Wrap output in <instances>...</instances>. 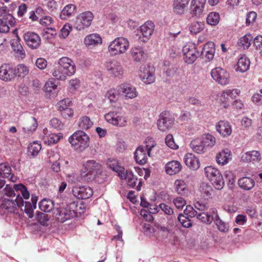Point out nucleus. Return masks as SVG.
<instances>
[{"instance_id":"61","label":"nucleus","mask_w":262,"mask_h":262,"mask_svg":"<svg viewBox=\"0 0 262 262\" xmlns=\"http://www.w3.org/2000/svg\"><path fill=\"white\" fill-rule=\"evenodd\" d=\"M165 143L167 146L173 149L178 148V145L175 143L173 136L171 134L167 135L165 137Z\"/></svg>"},{"instance_id":"25","label":"nucleus","mask_w":262,"mask_h":262,"mask_svg":"<svg viewBox=\"0 0 262 262\" xmlns=\"http://www.w3.org/2000/svg\"><path fill=\"white\" fill-rule=\"evenodd\" d=\"M213 215H214L213 221L215 224L218 230L222 232H227L229 230V226L227 223L223 222L220 217L216 209L212 208Z\"/></svg>"},{"instance_id":"21","label":"nucleus","mask_w":262,"mask_h":262,"mask_svg":"<svg viewBox=\"0 0 262 262\" xmlns=\"http://www.w3.org/2000/svg\"><path fill=\"white\" fill-rule=\"evenodd\" d=\"M206 0H192L190 6V14L192 17H199L202 14Z\"/></svg>"},{"instance_id":"19","label":"nucleus","mask_w":262,"mask_h":262,"mask_svg":"<svg viewBox=\"0 0 262 262\" xmlns=\"http://www.w3.org/2000/svg\"><path fill=\"white\" fill-rule=\"evenodd\" d=\"M105 68L109 74L115 76L120 77L123 74V70L120 63L116 60L109 61L106 62Z\"/></svg>"},{"instance_id":"52","label":"nucleus","mask_w":262,"mask_h":262,"mask_svg":"<svg viewBox=\"0 0 262 262\" xmlns=\"http://www.w3.org/2000/svg\"><path fill=\"white\" fill-rule=\"evenodd\" d=\"M14 188L15 189L16 192L21 193L25 199H28L29 198V192L27 190L26 186L23 184H14Z\"/></svg>"},{"instance_id":"54","label":"nucleus","mask_w":262,"mask_h":262,"mask_svg":"<svg viewBox=\"0 0 262 262\" xmlns=\"http://www.w3.org/2000/svg\"><path fill=\"white\" fill-rule=\"evenodd\" d=\"M204 27V24L202 21H195L192 23L189 30L191 33L195 34L200 32Z\"/></svg>"},{"instance_id":"39","label":"nucleus","mask_w":262,"mask_h":262,"mask_svg":"<svg viewBox=\"0 0 262 262\" xmlns=\"http://www.w3.org/2000/svg\"><path fill=\"white\" fill-rule=\"evenodd\" d=\"M214 216V215H213L211 208L209 212H203L198 213L196 217L202 222L210 225L212 222Z\"/></svg>"},{"instance_id":"58","label":"nucleus","mask_w":262,"mask_h":262,"mask_svg":"<svg viewBox=\"0 0 262 262\" xmlns=\"http://www.w3.org/2000/svg\"><path fill=\"white\" fill-rule=\"evenodd\" d=\"M187 5V4H184V3L178 2V0H176L173 4L174 11L179 14H183Z\"/></svg>"},{"instance_id":"14","label":"nucleus","mask_w":262,"mask_h":262,"mask_svg":"<svg viewBox=\"0 0 262 262\" xmlns=\"http://www.w3.org/2000/svg\"><path fill=\"white\" fill-rule=\"evenodd\" d=\"M94 16L90 11H85L81 13L76 19L75 27L78 30H81L89 27L93 19Z\"/></svg>"},{"instance_id":"33","label":"nucleus","mask_w":262,"mask_h":262,"mask_svg":"<svg viewBox=\"0 0 262 262\" xmlns=\"http://www.w3.org/2000/svg\"><path fill=\"white\" fill-rule=\"evenodd\" d=\"M120 90L118 87L108 90L105 95V98L107 99L111 103H116L120 96Z\"/></svg>"},{"instance_id":"2","label":"nucleus","mask_w":262,"mask_h":262,"mask_svg":"<svg viewBox=\"0 0 262 262\" xmlns=\"http://www.w3.org/2000/svg\"><path fill=\"white\" fill-rule=\"evenodd\" d=\"M69 142L76 150L83 151L89 146L90 138L83 130L75 132L69 138Z\"/></svg>"},{"instance_id":"37","label":"nucleus","mask_w":262,"mask_h":262,"mask_svg":"<svg viewBox=\"0 0 262 262\" xmlns=\"http://www.w3.org/2000/svg\"><path fill=\"white\" fill-rule=\"evenodd\" d=\"M174 184L175 191L178 194L181 195H187V186L184 181L182 180H177Z\"/></svg>"},{"instance_id":"28","label":"nucleus","mask_w":262,"mask_h":262,"mask_svg":"<svg viewBox=\"0 0 262 262\" xmlns=\"http://www.w3.org/2000/svg\"><path fill=\"white\" fill-rule=\"evenodd\" d=\"M182 169L181 163L178 161H172L168 162L165 165V171L169 175L176 174Z\"/></svg>"},{"instance_id":"12","label":"nucleus","mask_w":262,"mask_h":262,"mask_svg":"<svg viewBox=\"0 0 262 262\" xmlns=\"http://www.w3.org/2000/svg\"><path fill=\"white\" fill-rule=\"evenodd\" d=\"M211 75L216 82L221 85H226L229 83V74L226 70L221 67H216L212 69Z\"/></svg>"},{"instance_id":"59","label":"nucleus","mask_w":262,"mask_h":262,"mask_svg":"<svg viewBox=\"0 0 262 262\" xmlns=\"http://www.w3.org/2000/svg\"><path fill=\"white\" fill-rule=\"evenodd\" d=\"M71 101L69 98H65L59 101L57 104V107L59 111L61 112L64 109L70 107Z\"/></svg>"},{"instance_id":"11","label":"nucleus","mask_w":262,"mask_h":262,"mask_svg":"<svg viewBox=\"0 0 262 262\" xmlns=\"http://www.w3.org/2000/svg\"><path fill=\"white\" fill-rule=\"evenodd\" d=\"M155 146V145L152 144L151 145H147L145 147H138L134 154L136 162L140 165L145 164L147 161V157H150V151Z\"/></svg>"},{"instance_id":"35","label":"nucleus","mask_w":262,"mask_h":262,"mask_svg":"<svg viewBox=\"0 0 262 262\" xmlns=\"http://www.w3.org/2000/svg\"><path fill=\"white\" fill-rule=\"evenodd\" d=\"M0 177L10 178L11 181H14V177L11 173V168L8 163L0 164Z\"/></svg>"},{"instance_id":"46","label":"nucleus","mask_w":262,"mask_h":262,"mask_svg":"<svg viewBox=\"0 0 262 262\" xmlns=\"http://www.w3.org/2000/svg\"><path fill=\"white\" fill-rule=\"evenodd\" d=\"M78 124L80 128L83 130H88L92 127L93 122L89 117L84 116L80 118Z\"/></svg>"},{"instance_id":"22","label":"nucleus","mask_w":262,"mask_h":262,"mask_svg":"<svg viewBox=\"0 0 262 262\" xmlns=\"http://www.w3.org/2000/svg\"><path fill=\"white\" fill-rule=\"evenodd\" d=\"M38 124L36 119L32 116L26 118L23 122V129L28 134L33 133L37 128Z\"/></svg>"},{"instance_id":"29","label":"nucleus","mask_w":262,"mask_h":262,"mask_svg":"<svg viewBox=\"0 0 262 262\" xmlns=\"http://www.w3.org/2000/svg\"><path fill=\"white\" fill-rule=\"evenodd\" d=\"M186 165L193 170H196L200 167L199 160L191 153H187L184 157Z\"/></svg>"},{"instance_id":"45","label":"nucleus","mask_w":262,"mask_h":262,"mask_svg":"<svg viewBox=\"0 0 262 262\" xmlns=\"http://www.w3.org/2000/svg\"><path fill=\"white\" fill-rule=\"evenodd\" d=\"M0 17H2L1 19L8 21L11 26H13L16 23L14 17L7 12L6 7H3L0 9Z\"/></svg>"},{"instance_id":"41","label":"nucleus","mask_w":262,"mask_h":262,"mask_svg":"<svg viewBox=\"0 0 262 262\" xmlns=\"http://www.w3.org/2000/svg\"><path fill=\"white\" fill-rule=\"evenodd\" d=\"M190 145L193 151L199 154L204 153L206 149L205 145L199 139L194 140L191 141Z\"/></svg>"},{"instance_id":"32","label":"nucleus","mask_w":262,"mask_h":262,"mask_svg":"<svg viewBox=\"0 0 262 262\" xmlns=\"http://www.w3.org/2000/svg\"><path fill=\"white\" fill-rule=\"evenodd\" d=\"M238 184L242 189L245 190H250L254 186L255 181L250 177H244L238 180Z\"/></svg>"},{"instance_id":"60","label":"nucleus","mask_w":262,"mask_h":262,"mask_svg":"<svg viewBox=\"0 0 262 262\" xmlns=\"http://www.w3.org/2000/svg\"><path fill=\"white\" fill-rule=\"evenodd\" d=\"M36 220L42 225H45L49 220L48 214L40 212H37L36 215Z\"/></svg>"},{"instance_id":"48","label":"nucleus","mask_w":262,"mask_h":262,"mask_svg":"<svg viewBox=\"0 0 262 262\" xmlns=\"http://www.w3.org/2000/svg\"><path fill=\"white\" fill-rule=\"evenodd\" d=\"M212 184L217 190H221L225 184V182L223 177V176L220 172L210 181Z\"/></svg>"},{"instance_id":"53","label":"nucleus","mask_w":262,"mask_h":262,"mask_svg":"<svg viewBox=\"0 0 262 262\" xmlns=\"http://www.w3.org/2000/svg\"><path fill=\"white\" fill-rule=\"evenodd\" d=\"M204 172L206 177L209 180V181L220 172L217 169L212 166L206 167L204 168Z\"/></svg>"},{"instance_id":"50","label":"nucleus","mask_w":262,"mask_h":262,"mask_svg":"<svg viewBox=\"0 0 262 262\" xmlns=\"http://www.w3.org/2000/svg\"><path fill=\"white\" fill-rule=\"evenodd\" d=\"M14 69L16 73V76L19 77H24L29 73L28 68L24 64H18Z\"/></svg>"},{"instance_id":"5","label":"nucleus","mask_w":262,"mask_h":262,"mask_svg":"<svg viewBox=\"0 0 262 262\" xmlns=\"http://www.w3.org/2000/svg\"><path fill=\"white\" fill-rule=\"evenodd\" d=\"M129 48L128 40L124 37H117L108 46V50L113 55L124 53Z\"/></svg>"},{"instance_id":"62","label":"nucleus","mask_w":262,"mask_h":262,"mask_svg":"<svg viewBox=\"0 0 262 262\" xmlns=\"http://www.w3.org/2000/svg\"><path fill=\"white\" fill-rule=\"evenodd\" d=\"M178 220L181 223L183 227L185 228H188L192 226V223L188 219L187 217L185 216L182 214H179Z\"/></svg>"},{"instance_id":"23","label":"nucleus","mask_w":262,"mask_h":262,"mask_svg":"<svg viewBox=\"0 0 262 262\" xmlns=\"http://www.w3.org/2000/svg\"><path fill=\"white\" fill-rule=\"evenodd\" d=\"M118 88L120 89V92L124 94L126 98L133 99L138 95L136 88L129 83H122L119 85Z\"/></svg>"},{"instance_id":"31","label":"nucleus","mask_w":262,"mask_h":262,"mask_svg":"<svg viewBox=\"0 0 262 262\" xmlns=\"http://www.w3.org/2000/svg\"><path fill=\"white\" fill-rule=\"evenodd\" d=\"M18 207L16 202L10 199H4L1 205L2 210L7 213H13Z\"/></svg>"},{"instance_id":"44","label":"nucleus","mask_w":262,"mask_h":262,"mask_svg":"<svg viewBox=\"0 0 262 262\" xmlns=\"http://www.w3.org/2000/svg\"><path fill=\"white\" fill-rule=\"evenodd\" d=\"M199 190L202 195L205 199L210 198L213 191L212 187L205 183H202L201 184Z\"/></svg>"},{"instance_id":"36","label":"nucleus","mask_w":262,"mask_h":262,"mask_svg":"<svg viewBox=\"0 0 262 262\" xmlns=\"http://www.w3.org/2000/svg\"><path fill=\"white\" fill-rule=\"evenodd\" d=\"M231 155L228 149L223 150L218 153L216 156V160L218 164L222 165L226 164L231 159Z\"/></svg>"},{"instance_id":"17","label":"nucleus","mask_w":262,"mask_h":262,"mask_svg":"<svg viewBox=\"0 0 262 262\" xmlns=\"http://www.w3.org/2000/svg\"><path fill=\"white\" fill-rule=\"evenodd\" d=\"M73 195L78 199H87L92 196L93 189L88 186H76L73 188Z\"/></svg>"},{"instance_id":"7","label":"nucleus","mask_w":262,"mask_h":262,"mask_svg":"<svg viewBox=\"0 0 262 262\" xmlns=\"http://www.w3.org/2000/svg\"><path fill=\"white\" fill-rule=\"evenodd\" d=\"M83 166L86 172V177L90 180H94L102 173V165L95 160H88L83 164Z\"/></svg>"},{"instance_id":"3","label":"nucleus","mask_w":262,"mask_h":262,"mask_svg":"<svg viewBox=\"0 0 262 262\" xmlns=\"http://www.w3.org/2000/svg\"><path fill=\"white\" fill-rule=\"evenodd\" d=\"M109 167L117 173L120 178L125 180L130 187L134 188L136 186L137 178L133 174L132 171L125 170L124 167L119 166L115 161L109 164Z\"/></svg>"},{"instance_id":"4","label":"nucleus","mask_w":262,"mask_h":262,"mask_svg":"<svg viewBox=\"0 0 262 262\" xmlns=\"http://www.w3.org/2000/svg\"><path fill=\"white\" fill-rule=\"evenodd\" d=\"M74 203H70L64 208H57L54 210L53 217L59 222L64 223L67 220L72 219L75 216V211L74 208L75 207Z\"/></svg>"},{"instance_id":"57","label":"nucleus","mask_w":262,"mask_h":262,"mask_svg":"<svg viewBox=\"0 0 262 262\" xmlns=\"http://www.w3.org/2000/svg\"><path fill=\"white\" fill-rule=\"evenodd\" d=\"M41 148V144L37 142L31 143L28 147V152L33 156L37 155Z\"/></svg>"},{"instance_id":"24","label":"nucleus","mask_w":262,"mask_h":262,"mask_svg":"<svg viewBox=\"0 0 262 262\" xmlns=\"http://www.w3.org/2000/svg\"><path fill=\"white\" fill-rule=\"evenodd\" d=\"M215 127L217 132L223 137L230 136L232 133L231 125L227 121H220L217 123Z\"/></svg>"},{"instance_id":"43","label":"nucleus","mask_w":262,"mask_h":262,"mask_svg":"<svg viewBox=\"0 0 262 262\" xmlns=\"http://www.w3.org/2000/svg\"><path fill=\"white\" fill-rule=\"evenodd\" d=\"M54 206V202L50 199H44L39 203V208L43 212H49L51 211Z\"/></svg>"},{"instance_id":"18","label":"nucleus","mask_w":262,"mask_h":262,"mask_svg":"<svg viewBox=\"0 0 262 262\" xmlns=\"http://www.w3.org/2000/svg\"><path fill=\"white\" fill-rule=\"evenodd\" d=\"M139 76L146 84H150L155 81L153 68L150 66L141 67Z\"/></svg>"},{"instance_id":"10","label":"nucleus","mask_w":262,"mask_h":262,"mask_svg":"<svg viewBox=\"0 0 262 262\" xmlns=\"http://www.w3.org/2000/svg\"><path fill=\"white\" fill-rule=\"evenodd\" d=\"M155 25L151 21H147L138 30L139 41L145 42L149 39L154 30Z\"/></svg>"},{"instance_id":"63","label":"nucleus","mask_w":262,"mask_h":262,"mask_svg":"<svg viewBox=\"0 0 262 262\" xmlns=\"http://www.w3.org/2000/svg\"><path fill=\"white\" fill-rule=\"evenodd\" d=\"M239 92V90L237 89H233L232 90H227L223 92L221 97L227 96L229 98L233 99L234 97H235L236 95H238Z\"/></svg>"},{"instance_id":"9","label":"nucleus","mask_w":262,"mask_h":262,"mask_svg":"<svg viewBox=\"0 0 262 262\" xmlns=\"http://www.w3.org/2000/svg\"><path fill=\"white\" fill-rule=\"evenodd\" d=\"M174 122V118L168 111L162 112L157 121L158 129L162 132H165L170 128Z\"/></svg>"},{"instance_id":"13","label":"nucleus","mask_w":262,"mask_h":262,"mask_svg":"<svg viewBox=\"0 0 262 262\" xmlns=\"http://www.w3.org/2000/svg\"><path fill=\"white\" fill-rule=\"evenodd\" d=\"M184 59L188 64L193 63L200 55L194 44L186 45L183 48Z\"/></svg>"},{"instance_id":"55","label":"nucleus","mask_w":262,"mask_h":262,"mask_svg":"<svg viewBox=\"0 0 262 262\" xmlns=\"http://www.w3.org/2000/svg\"><path fill=\"white\" fill-rule=\"evenodd\" d=\"M220 20V15L216 12L210 13L207 17V23L211 25L215 26L217 25Z\"/></svg>"},{"instance_id":"42","label":"nucleus","mask_w":262,"mask_h":262,"mask_svg":"<svg viewBox=\"0 0 262 262\" xmlns=\"http://www.w3.org/2000/svg\"><path fill=\"white\" fill-rule=\"evenodd\" d=\"M84 43L88 46L101 44L102 38L98 34H92L85 37Z\"/></svg>"},{"instance_id":"20","label":"nucleus","mask_w":262,"mask_h":262,"mask_svg":"<svg viewBox=\"0 0 262 262\" xmlns=\"http://www.w3.org/2000/svg\"><path fill=\"white\" fill-rule=\"evenodd\" d=\"M62 137L61 134L50 133L47 128L42 131V140L45 144L50 145L57 143Z\"/></svg>"},{"instance_id":"8","label":"nucleus","mask_w":262,"mask_h":262,"mask_svg":"<svg viewBox=\"0 0 262 262\" xmlns=\"http://www.w3.org/2000/svg\"><path fill=\"white\" fill-rule=\"evenodd\" d=\"M118 111H111L105 115L104 118L108 123L119 127H123L126 125V118L122 115L121 113L119 110H121V107H118Z\"/></svg>"},{"instance_id":"56","label":"nucleus","mask_w":262,"mask_h":262,"mask_svg":"<svg viewBox=\"0 0 262 262\" xmlns=\"http://www.w3.org/2000/svg\"><path fill=\"white\" fill-rule=\"evenodd\" d=\"M205 146H213L215 143V138L210 134H206L203 136L201 140Z\"/></svg>"},{"instance_id":"51","label":"nucleus","mask_w":262,"mask_h":262,"mask_svg":"<svg viewBox=\"0 0 262 262\" xmlns=\"http://www.w3.org/2000/svg\"><path fill=\"white\" fill-rule=\"evenodd\" d=\"M11 46L14 52L19 55L21 58H24L25 57V51L18 40L13 42Z\"/></svg>"},{"instance_id":"27","label":"nucleus","mask_w":262,"mask_h":262,"mask_svg":"<svg viewBox=\"0 0 262 262\" xmlns=\"http://www.w3.org/2000/svg\"><path fill=\"white\" fill-rule=\"evenodd\" d=\"M37 199L36 196L32 195L31 202H25V205H24V211L30 219L34 216V209L36 208Z\"/></svg>"},{"instance_id":"1","label":"nucleus","mask_w":262,"mask_h":262,"mask_svg":"<svg viewBox=\"0 0 262 262\" xmlns=\"http://www.w3.org/2000/svg\"><path fill=\"white\" fill-rule=\"evenodd\" d=\"M76 72V66L69 58L62 57L58 61V65L52 71V75L57 79L64 80L68 76H71Z\"/></svg>"},{"instance_id":"40","label":"nucleus","mask_w":262,"mask_h":262,"mask_svg":"<svg viewBox=\"0 0 262 262\" xmlns=\"http://www.w3.org/2000/svg\"><path fill=\"white\" fill-rule=\"evenodd\" d=\"M250 61L246 56L241 57L237 63L236 70L244 73L246 72L250 67Z\"/></svg>"},{"instance_id":"6","label":"nucleus","mask_w":262,"mask_h":262,"mask_svg":"<svg viewBox=\"0 0 262 262\" xmlns=\"http://www.w3.org/2000/svg\"><path fill=\"white\" fill-rule=\"evenodd\" d=\"M5 184V181L0 179V200L3 199L4 194L11 197L16 196L15 200L18 207L23 210L24 206V200L22 197L20 196V193L15 192V190L14 188V185H7L6 187L2 190L3 187Z\"/></svg>"},{"instance_id":"47","label":"nucleus","mask_w":262,"mask_h":262,"mask_svg":"<svg viewBox=\"0 0 262 262\" xmlns=\"http://www.w3.org/2000/svg\"><path fill=\"white\" fill-rule=\"evenodd\" d=\"M253 38L251 34H246L241 37L238 41V46L243 49H248L251 45Z\"/></svg>"},{"instance_id":"26","label":"nucleus","mask_w":262,"mask_h":262,"mask_svg":"<svg viewBox=\"0 0 262 262\" xmlns=\"http://www.w3.org/2000/svg\"><path fill=\"white\" fill-rule=\"evenodd\" d=\"M215 53L214 45L213 42L206 43L201 51V55L204 56L208 61L212 60Z\"/></svg>"},{"instance_id":"34","label":"nucleus","mask_w":262,"mask_h":262,"mask_svg":"<svg viewBox=\"0 0 262 262\" xmlns=\"http://www.w3.org/2000/svg\"><path fill=\"white\" fill-rule=\"evenodd\" d=\"M130 53L134 60L136 61H141L146 57V54L142 48L134 47L132 48Z\"/></svg>"},{"instance_id":"64","label":"nucleus","mask_w":262,"mask_h":262,"mask_svg":"<svg viewBox=\"0 0 262 262\" xmlns=\"http://www.w3.org/2000/svg\"><path fill=\"white\" fill-rule=\"evenodd\" d=\"M253 44L256 50L262 51V36H257L253 40Z\"/></svg>"},{"instance_id":"30","label":"nucleus","mask_w":262,"mask_h":262,"mask_svg":"<svg viewBox=\"0 0 262 262\" xmlns=\"http://www.w3.org/2000/svg\"><path fill=\"white\" fill-rule=\"evenodd\" d=\"M261 159L260 154L258 151L252 150L244 154L241 159L246 162H254L259 161Z\"/></svg>"},{"instance_id":"16","label":"nucleus","mask_w":262,"mask_h":262,"mask_svg":"<svg viewBox=\"0 0 262 262\" xmlns=\"http://www.w3.org/2000/svg\"><path fill=\"white\" fill-rule=\"evenodd\" d=\"M16 76L14 68L9 64H3L0 67V78L5 81H11Z\"/></svg>"},{"instance_id":"15","label":"nucleus","mask_w":262,"mask_h":262,"mask_svg":"<svg viewBox=\"0 0 262 262\" xmlns=\"http://www.w3.org/2000/svg\"><path fill=\"white\" fill-rule=\"evenodd\" d=\"M23 38L26 44L32 49H37L40 45L41 38L35 32H27L24 34Z\"/></svg>"},{"instance_id":"49","label":"nucleus","mask_w":262,"mask_h":262,"mask_svg":"<svg viewBox=\"0 0 262 262\" xmlns=\"http://www.w3.org/2000/svg\"><path fill=\"white\" fill-rule=\"evenodd\" d=\"M163 71L166 76L173 77L176 72V68L169 62L165 61L164 64Z\"/></svg>"},{"instance_id":"38","label":"nucleus","mask_w":262,"mask_h":262,"mask_svg":"<svg viewBox=\"0 0 262 262\" xmlns=\"http://www.w3.org/2000/svg\"><path fill=\"white\" fill-rule=\"evenodd\" d=\"M76 8V6L74 5H67L60 12L59 15L60 18L61 19H68L74 13Z\"/></svg>"}]
</instances>
